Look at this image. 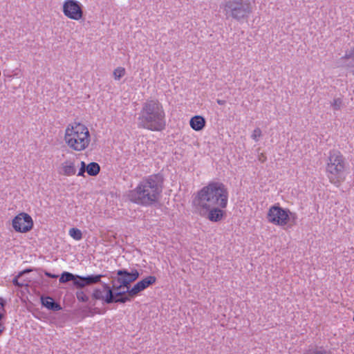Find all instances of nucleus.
<instances>
[{
    "mask_svg": "<svg viewBox=\"0 0 354 354\" xmlns=\"http://www.w3.org/2000/svg\"><path fill=\"white\" fill-rule=\"evenodd\" d=\"M287 208H283L279 203L272 205L267 214V220L275 225L285 226L288 219Z\"/></svg>",
    "mask_w": 354,
    "mask_h": 354,
    "instance_id": "9",
    "label": "nucleus"
},
{
    "mask_svg": "<svg viewBox=\"0 0 354 354\" xmlns=\"http://www.w3.org/2000/svg\"><path fill=\"white\" fill-rule=\"evenodd\" d=\"M86 168H87V165L85 163V162L82 161L81 167L77 173V176H84V173L86 172Z\"/></svg>",
    "mask_w": 354,
    "mask_h": 354,
    "instance_id": "26",
    "label": "nucleus"
},
{
    "mask_svg": "<svg viewBox=\"0 0 354 354\" xmlns=\"http://www.w3.org/2000/svg\"><path fill=\"white\" fill-rule=\"evenodd\" d=\"M12 225L16 232L26 233L32 229L33 220L28 214L21 212L12 219Z\"/></svg>",
    "mask_w": 354,
    "mask_h": 354,
    "instance_id": "10",
    "label": "nucleus"
},
{
    "mask_svg": "<svg viewBox=\"0 0 354 354\" xmlns=\"http://www.w3.org/2000/svg\"><path fill=\"white\" fill-rule=\"evenodd\" d=\"M77 299L80 302L86 303L89 301V297L84 293L82 290H77L75 292Z\"/></svg>",
    "mask_w": 354,
    "mask_h": 354,
    "instance_id": "24",
    "label": "nucleus"
},
{
    "mask_svg": "<svg viewBox=\"0 0 354 354\" xmlns=\"http://www.w3.org/2000/svg\"><path fill=\"white\" fill-rule=\"evenodd\" d=\"M63 12L68 18L78 21L83 17V7L76 0H66L63 3Z\"/></svg>",
    "mask_w": 354,
    "mask_h": 354,
    "instance_id": "11",
    "label": "nucleus"
},
{
    "mask_svg": "<svg viewBox=\"0 0 354 354\" xmlns=\"http://www.w3.org/2000/svg\"><path fill=\"white\" fill-rule=\"evenodd\" d=\"M20 277H18V274L17 276H15L13 279H12V283L14 286H17V287H19V288H21L24 286V283H20L19 281V278Z\"/></svg>",
    "mask_w": 354,
    "mask_h": 354,
    "instance_id": "28",
    "label": "nucleus"
},
{
    "mask_svg": "<svg viewBox=\"0 0 354 354\" xmlns=\"http://www.w3.org/2000/svg\"><path fill=\"white\" fill-rule=\"evenodd\" d=\"M223 6L226 19L232 18L237 21L247 20L252 12L248 0H225Z\"/></svg>",
    "mask_w": 354,
    "mask_h": 354,
    "instance_id": "7",
    "label": "nucleus"
},
{
    "mask_svg": "<svg viewBox=\"0 0 354 354\" xmlns=\"http://www.w3.org/2000/svg\"><path fill=\"white\" fill-rule=\"evenodd\" d=\"M69 235L76 241H80L82 239V232L77 227L71 228L69 230Z\"/></svg>",
    "mask_w": 354,
    "mask_h": 354,
    "instance_id": "22",
    "label": "nucleus"
},
{
    "mask_svg": "<svg viewBox=\"0 0 354 354\" xmlns=\"http://www.w3.org/2000/svg\"><path fill=\"white\" fill-rule=\"evenodd\" d=\"M139 271L132 268L129 271L126 268L119 269L115 271V276H112V284L117 283L116 286L121 288L132 287L131 283L135 282L140 277Z\"/></svg>",
    "mask_w": 354,
    "mask_h": 354,
    "instance_id": "8",
    "label": "nucleus"
},
{
    "mask_svg": "<svg viewBox=\"0 0 354 354\" xmlns=\"http://www.w3.org/2000/svg\"><path fill=\"white\" fill-rule=\"evenodd\" d=\"M345 158L338 150H330L327 158L326 172L329 181L338 185L344 180Z\"/></svg>",
    "mask_w": 354,
    "mask_h": 354,
    "instance_id": "6",
    "label": "nucleus"
},
{
    "mask_svg": "<svg viewBox=\"0 0 354 354\" xmlns=\"http://www.w3.org/2000/svg\"><path fill=\"white\" fill-rule=\"evenodd\" d=\"M138 127L151 131H162L165 129V113L158 100H147L138 113Z\"/></svg>",
    "mask_w": 354,
    "mask_h": 354,
    "instance_id": "3",
    "label": "nucleus"
},
{
    "mask_svg": "<svg viewBox=\"0 0 354 354\" xmlns=\"http://www.w3.org/2000/svg\"><path fill=\"white\" fill-rule=\"evenodd\" d=\"M100 171V166L95 162L87 165L86 172L91 176H96Z\"/></svg>",
    "mask_w": 354,
    "mask_h": 354,
    "instance_id": "18",
    "label": "nucleus"
},
{
    "mask_svg": "<svg viewBox=\"0 0 354 354\" xmlns=\"http://www.w3.org/2000/svg\"><path fill=\"white\" fill-rule=\"evenodd\" d=\"M132 287L121 288L113 283H102V289L94 288L91 293L92 306L95 305L96 301H102L103 304H125L136 297V293L131 294Z\"/></svg>",
    "mask_w": 354,
    "mask_h": 354,
    "instance_id": "4",
    "label": "nucleus"
},
{
    "mask_svg": "<svg viewBox=\"0 0 354 354\" xmlns=\"http://www.w3.org/2000/svg\"><path fill=\"white\" fill-rule=\"evenodd\" d=\"M35 270V268H26V269H25V270H22V271L19 272L18 273V277H21V276H23L24 274H27V273H29V272H32V271H33V270Z\"/></svg>",
    "mask_w": 354,
    "mask_h": 354,
    "instance_id": "30",
    "label": "nucleus"
},
{
    "mask_svg": "<svg viewBox=\"0 0 354 354\" xmlns=\"http://www.w3.org/2000/svg\"><path fill=\"white\" fill-rule=\"evenodd\" d=\"M353 321H354V317H353Z\"/></svg>",
    "mask_w": 354,
    "mask_h": 354,
    "instance_id": "36",
    "label": "nucleus"
},
{
    "mask_svg": "<svg viewBox=\"0 0 354 354\" xmlns=\"http://www.w3.org/2000/svg\"><path fill=\"white\" fill-rule=\"evenodd\" d=\"M304 354H331L323 346H310Z\"/></svg>",
    "mask_w": 354,
    "mask_h": 354,
    "instance_id": "19",
    "label": "nucleus"
},
{
    "mask_svg": "<svg viewBox=\"0 0 354 354\" xmlns=\"http://www.w3.org/2000/svg\"><path fill=\"white\" fill-rule=\"evenodd\" d=\"M39 270L40 271H42L44 272V274L47 277H49V278H52V279H57L58 277V275L57 274H53L46 270H42V269H39Z\"/></svg>",
    "mask_w": 354,
    "mask_h": 354,
    "instance_id": "29",
    "label": "nucleus"
},
{
    "mask_svg": "<svg viewBox=\"0 0 354 354\" xmlns=\"http://www.w3.org/2000/svg\"><path fill=\"white\" fill-rule=\"evenodd\" d=\"M105 275L102 274H92L86 276L80 275L79 290H82L85 287L95 284H100L102 286V278Z\"/></svg>",
    "mask_w": 354,
    "mask_h": 354,
    "instance_id": "12",
    "label": "nucleus"
},
{
    "mask_svg": "<svg viewBox=\"0 0 354 354\" xmlns=\"http://www.w3.org/2000/svg\"><path fill=\"white\" fill-rule=\"evenodd\" d=\"M59 283L65 284L69 281L72 282L73 288L79 290L80 287V275L75 274L67 271H64L59 278Z\"/></svg>",
    "mask_w": 354,
    "mask_h": 354,
    "instance_id": "14",
    "label": "nucleus"
},
{
    "mask_svg": "<svg viewBox=\"0 0 354 354\" xmlns=\"http://www.w3.org/2000/svg\"><path fill=\"white\" fill-rule=\"evenodd\" d=\"M258 160L261 162H265L266 161V160H267V157H266V156L263 153H261L259 155Z\"/></svg>",
    "mask_w": 354,
    "mask_h": 354,
    "instance_id": "31",
    "label": "nucleus"
},
{
    "mask_svg": "<svg viewBox=\"0 0 354 354\" xmlns=\"http://www.w3.org/2000/svg\"><path fill=\"white\" fill-rule=\"evenodd\" d=\"M216 102L219 104V105H224L225 104V100H219L218 99L216 100Z\"/></svg>",
    "mask_w": 354,
    "mask_h": 354,
    "instance_id": "34",
    "label": "nucleus"
},
{
    "mask_svg": "<svg viewBox=\"0 0 354 354\" xmlns=\"http://www.w3.org/2000/svg\"><path fill=\"white\" fill-rule=\"evenodd\" d=\"M64 140L68 146L77 151L84 150L90 142L88 128L81 123L68 125L65 131Z\"/></svg>",
    "mask_w": 354,
    "mask_h": 354,
    "instance_id": "5",
    "label": "nucleus"
},
{
    "mask_svg": "<svg viewBox=\"0 0 354 354\" xmlns=\"http://www.w3.org/2000/svg\"><path fill=\"white\" fill-rule=\"evenodd\" d=\"M229 192L225 184L220 181H210L198 190L193 203L202 209H209L212 205L226 208Z\"/></svg>",
    "mask_w": 354,
    "mask_h": 354,
    "instance_id": "2",
    "label": "nucleus"
},
{
    "mask_svg": "<svg viewBox=\"0 0 354 354\" xmlns=\"http://www.w3.org/2000/svg\"><path fill=\"white\" fill-rule=\"evenodd\" d=\"M156 279L155 276L150 275L140 280L132 286L131 294L136 293V296H138L142 291L154 284Z\"/></svg>",
    "mask_w": 354,
    "mask_h": 354,
    "instance_id": "13",
    "label": "nucleus"
},
{
    "mask_svg": "<svg viewBox=\"0 0 354 354\" xmlns=\"http://www.w3.org/2000/svg\"><path fill=\"white\" fill-rule=\"evenodd\" d=\"M287 214L288 219L287 220V225H295L297 224V216L296 213L292 212L289 209H287Z\"/></svg>",
    "mask_w": 354,
    "mask_h": 354,
    "instance_id": "23",
    "label": "nucleus"
},
{
    "mask_svg": "<svg viewBox=\"0 0 354 354\" xmlns=\"http://www.w3.org/2000/svg\"><path fill=\"white\" fill-rule=\"evenodd\" d=\"M330 105L333 110L338 111L344 106L343 98L342 97L334 98L333 101L330 102Z\"/></svg>",
    "mask_w": 354,
    "mask_h": 354,
    "instance_id": "21",
    "label": "nucleus"
},
{
    "mask_svg": "<svg viewBox=\"0 0 354 354\" xmlns=\"http://www.w3.org/2000/svg\"><path fill=\"white\" fill-rule=\"evenodd\" d=\"M218 206L212 205L209 209H205L208 211L207 218L212 222L221 221L225 216V212Z\"/></svg>",
    "mask_w": 354,
    "mask_h": 354,
    "instance_id": "15",
    "label": "nucleus"
},
{
    "mask_svg": "<svg viewBox=\"0 0 354 354\" xmlns=\"http://www.w3.org/2000/svg\"><path fill=\"white\" fill-rule=\"evenodd\" d=\"M164 176L161 173L145 177L138 186L129 191V199L133 203L149 207L158 202L164 187Z\"/></svg>",
    "mask_w": 354,
    "mask_h": 354,
    "instance_id": "1",
    "label": "nucleus"
},
{
    "mask_svg": "<svg viewBox=\"0 0 354 354\" xmlns=\"http://www.w3.org/2000/svg\"><path fill=\"white\" fill-rule=\"evenodd\" d=\"M64 164L65 165L63 166L64 175L68 176L74 175L76 172L74 163L72 162L66 161Z\"/></svg>",
    "mask_w": 354,
    "mask_h": 354,
    "instance_id": "20",
    "label": "nucleus"
},
{
    "mask_svg": "<svg viewBox=\"0 0 354 354\" xmlns=\"http://www.w3.org/2000/svg\"><path fill=\"white\" fill-rule=\"evenodd\" d=\"M125 75V68L123 67H118L113 71V76L115 80H120Z\"/></svg>",
    "mask_w": 354,
    "mask_h": 354,
    "instance_id": "25",
    "label": "nucleus"
},
{
    "mask_svg": "<svg viewBox=\"0 0 354 354\" xmlns=\"http://www.w3.org/2000/svg\"><path fill=\"white\" fill-rule=\"evenodd\" d=\"M261 136V130L259 129V128H256L251 137L253 140H254L255 141H258L259 140V138Z\"/></svg>",
    "mask_w": 354,
    "mask_h": 354,
    "instance_id": "27",
    "label": "nucleus"
},
{
    "mask_svg": "<svg viewBox=\"0 0 354 354\" xmlns=\"http://www.w3.org/2000/svg\"><path fill=\"white\" fill-rule=\"evenodd\" d=\"M206 121L203 116L194 115L190 119V127L195 131H201L205 126Z\"/></svg>",
    "mask_w": 354,
    "mask_h": 354,
    "instance_id": "17",
    "label": "nucleus"
},
{
    "mask_svg": "<svg viewBox=\"0 0 354 354\" xmlns=\"http://www.w3.org/2000/svg\"><path fill=\"white\" fill-rule=\"evenodd\" d=\"M4 330H5V326H3V324L0 322V335L3 333Z\"/></svg>",
    "mask_w": 354,
    "mask_h": 354,
    "instance_id": "33",
    "label": "nucleus"
},
{
    "mask_svg": "<svg viewBox=\"0 0 354 354\" xmlns=\"http://www.w3.org/2000/svg\"><path fill=\"white\" fill-rule=\"evenodd\" d=\"M40 301L41 306L48 310L55 312L62 309L60 304L55 301L50 296L41 295Z\"/></svg>",
    "mask_w": 354,
    "mask_h": 354,
    "instance_id": "16",
    "label": "nucleus"
},
{
    "mask_svg": "<svg viewBox=\"0 0 354 354\" xmlns=\"http://www.w3.org/2000/svg\"><path fill=\"white\" fill-rule=\"evenodd\" d=\"M353 73H354V71H353Z\"/></svg>",
    "mask_w": 354,
    "mask_h": 354,
    "instance_id": "35",
    "label": "nucleus"
},
{
    "mask_svg": "<svg viewBox=\"0 0 354 354\" xmlns=\"http://www.w3.org/2000/svg\"><path fill=\"white\" fill-rule=\"evenodd\" d=\"M6 305V301L3 299L2 297H0V306H1V309L3 310V311H6L5 310V306Z\"/></svg>",
    "mask_w": 354,
    "mask_h": 354,
    "instance_id": "32",
    "label": "nucleus"
}]
</instances>
